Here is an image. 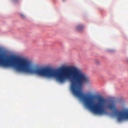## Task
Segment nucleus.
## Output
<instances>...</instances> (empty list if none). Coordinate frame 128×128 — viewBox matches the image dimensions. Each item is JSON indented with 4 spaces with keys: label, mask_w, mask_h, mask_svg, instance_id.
I'll use <instances>...</instances> for the list:
<instances>
[{
    "label": "nucleus",
    "mask_w": 128,
    "mask_h": 128,
    "mask_svg": "<svg viewBox=\"0 0 128 128\" xmlns=\"http://www.w3.org/2000/svg\"><path fill=\"white\" fill-rule=\"evenodd\" d=\"M83 28V27L82 25H78L76 28V30L78 31H81L82 30Z\"/></svg>",
    "instance_id": "1"
},
{
    "label": "nucleus",
    "mask_w": 128,
    "mask_h": 128,
    "mask_svg": "<svg viewBox=\"0 0 128 128\" xmlns=\"http://www.w3.org/2000/svg\"><path fill=\"white\" fill-rule=\"evenodd\" d=\"M20 16L22 18H24V15L23 14H20Z\"/></svg>",
    "instance_id": "2"
}]
</instances>
